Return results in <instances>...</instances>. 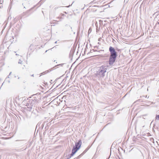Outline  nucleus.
<instances>
[{"label":"nucleus","instance_id":"1","mask_svg":"<svg viewBox=\"0 0 159 159\" xmlns=\"http://www.w3.org/2000/svg\"><path fill=\"white\" fill-rule=\"evenodd\" d=\"M108 67V66L103 65L99 67L98 70L97 71L96 76L99 79H101L105 76V74Z\"/></svg>","mask_w":159,"mask_h":159},{"label":"nucleus","instance_id":"2","mask_svg":"<svg viewBox=\"0 0 159 159\" xmlns=\"http://www.w3.org/2000/svg\"><path fill=\"white\" fill-rule=\"evenodd\" d=\"M109 51L110 53L109 59V64L110 65H111L115 61L117 56V52L114 48L111 46L109 47Z\"/></svg>","mask_w":159,"mask_h":159},{"label":"nucleus","instance_id":"3","mask_svg":"<svg viewBox=\"0 0 159 159\" xmlns=\"http://www.w3.org/2000/svg\"><path fill=\"white\" fill-rule=\"evenodd\" d=\"M37 100L34 98H33L31 99H29L27 107V110L29 111H31L32 109H34L35 105L37 103Z\"/></svg>","mask_w":159,"mask_h":159},{"label":"nucleus","instance_id":"4","mask_svg":"<svg viewBox=\"0 0 159 159\" xmlns=\"http://www.w3.org/2000/svg\"><path fill=\"white\" fill-rule=\"evenodd\" d=\"M81 140H80L78 142L75 143V146L74 147L76 148H78V149L80 148L81 145Z\"/></svg>","mask_w":159,"mask_h":159},{"label":"nucleus","instance_id":"5","mask_svg":"<svg viewBox=\"0 0 159 159\" xmlns=\"http://www.w3.org/2000/svg\"><path fill=\"white\" fill-rule=\"evenodd\" d=\"M78 150V148H76L74 147L73 148L72 150V152L71 154V156H73L75 153H76V152Z\"/></svg>","mask_w":159,"mask_h":159},{"label":"nucleus","instance_id":"6","mask_svg":"<svg viewBox=\"0 0 159 159\" xmlns=\"http://www.w3.org/2000/svg\"><path fill=\"white\" fill-rule=\"evenodd\" d=\"M83 155V153H82L79 156H78L77 157H76V159H79L80 157H81Z\"/></svg>","mask_w":159,"mask_h":159},{"label":"nucleus","instance_id":"7","mask_svg":"<svg viewBox=\"0 0 159 159\" xmlns=\"http://www.w3.org/2000/svg\"><path fill=\"white\" fill-rule=\"evenodd\" d=\"M72 156H71V154L70 155L68 156L67 159H69L70 158H71V157Z\"/></svg>","mask_w":159,"mask_h":159},{"label":"nucleus","instance_id":"8","mask_svg":"<svg viewBox=\"0 0 159 159\" xmlns=\"http://www.w3.org/2000/svg\"><path fill=\"white\" fill-rule=\"evenodd\" d=\"M22 61H21L20 60H19L18 61V63L21 64H22Z\"/></svg>","mask_w":159,"mask_h":159},{"label":"nucleus","instance_id":"9","mask_svg":"<svg viewBox=\"0 0 159 159\" xmlns=\"http://www.w3.org/2000/svg\"><path fill=\"white\" fill-rule=\"evenodd\" d=\"M156 118L157 119L159 120V115H157L156 116Z\"/></svg>","mask_w":159,"mask_h":159},{"label":"nucleus","instance_id":"10","mask_svg":"<svg viewBox=\"0 0 159 159\" xmlns=\"http://www.w3.org/2000/svg\"><path fill=\"white\" fill-rule=\"evenodd\" d=\"M48 72V70L46 71H45V72H43V73H41V75H43V73H45V72H46V73H47V72Z\"/></svg>","mask_w":159,"mask_h":159},{"label":"nucleus","instance_id":"11","mask_svg":"<svg viewBox=\"0 0 159 159\" xmlns=\"http://www.w3.org/2000/svg\"><path fill=\"white\" fill-rule=\"evenodd\" d=\"M64 65V64H61L59 65H58L61 66H62Z\"/></svg>","mask_w":159,"mask_h":159},{"label":"nucleus","instance_id":"12","mask_svg":"<svg viewBox=\"0 0 159 159\" xmlns=\"http://www.w3.org/2000/svg\"><path fill=\"white\" fill-rule=\"evenodd\" d=\"M9 75L8 77L6 78V80H7V78H9Z\"/></svg>","mask_w":159,"mask_h":159},{"label":"nucleus","instance_id":"13","mask_svg":"<svg viewBox=\"0 0 159 159\" xmlns=\"http://www.w3.org/2000/svg\"><path fill=\"white\" fill-rule=\"evenodd\" d=\"M7 81L8 83H10V81L9 80H7Z\"/></svg>","mask_w":159,"mask_h":159},{"label":"nucleus","instance_id":"14","mask_svg":"<svg viewBox=\"0 0 159 159\" xmlns=\"http://www.w3.org/2000/svg\"><path fill=\"white\" fill-rule=\"evenodd\" d=\"M11 72L10 73V74H9V75H10L11 74Z\"/></svg>","mask_w":159,"mask_h":159},{"label":"nucleus","instance_id":"15","mask_svg":"<svg viewBox=\"0 0 159 159\" xmlns=\"http://www.w3.org/2000/svg\"><path fill=\"white\" fill-rule=\"evenodd\" d=\"M57 41L55 42V43H57Z\"/></svg>","mask_w":159,"mask_h":159},{"label":"nucleus","instance_id":"16","mask_svg":"<svg viewBox=\"0 0 159 159\" xmlns=\"http://www.w3.org/2000/svg\"><path fill=\"white\" fill-rule=\"evenodd\" d=\"M69 7V6H67L66 7Z\"/></svg>","mask_w":159,"mask_h":159},{"label":"nucleus","instance_id":"17","mask_svg":"<svg viewBox=\"0 0 159 159\" xmlns=\"http://www.w3.org/2000/svg\"><path fill=\"white\" fill-rule=\"evenodd\" d=\"M32 76H34V75H33Z\"/></svg>","mask_w":159,"mask_h":159}]
</instances>
